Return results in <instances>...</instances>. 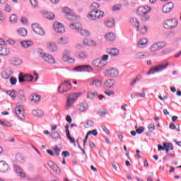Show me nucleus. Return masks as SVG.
<instances>
[{
  "label": "nucleus",
  "instance_id": "f257e3e1",
  "mask_svg": "<svg viewBox=\"0 0 181 181\" xmlns=\"http://www.w3.org/2000/svg\"><path fill=\"white\" fill-rule=\"evenodd\" d=\"M151 11H152V8L150 6H144L139 7L137 9V13L141 16V19L143 22H146V21H149V18H151L148 14Z\"/></svg>",
  "mask_w": 181,
  "mask_h": 181
},
{
  "label": "nucleus",
  "instance_id": "f03ea898",
  "mask_svg": "<svg viewBox=\"0 0 181 181\" xmlns=\"http://www.w3.org/2000/svg\"><path fill=\"white\" fill-rule=\"evenodd\" d=\"M88 19L90 21H95V19H100V18H104V11H91L88 15Z\"/></svg>",
  "mask_w": 181,
  "mask_h": 181
},
{
  "label": "nucleus",
  "instance_id": "7ed1b4c3",
  "mask_svg": "<svg viewBox=\"0 0 181 181\" xmlns=\"http://www.w3.org/2000/svg\"><path fill=\"white\" fill-rule=\"evenodd\" d=\"M80 94L77 93L69 95L67 98L66 107L69 109L71 108V107H73V105H74V103H76V100H77Z\"/></svg>",
  "mask_w": 181,
  "mask_h": 181
},
{
  "label": "nucleus",
  "instance_id": "20e7f679",
  "mask_svg": "<svg viewBox=\"0 0 181 181\" xmlns=\"http://www.w3.org/2000/svg\"><path fill=\"white\" fill-rule=\"evenodd\" d=\"M168 66H169L168 62H167L165 64H160L154 68H151L148 71V74H155V73H159V71H163V70H165V69H166V67H168Z\"/></svg>",
  "mask_w": 181,
  "mask_h": 181
},
{
  "label": "nucleus",
  "instance_id": "39448f33",
  "mask_svg": "<svg viewBox=\"0 0 181 181\" xmlns=\"http://www.w3.org/2000/svg\"><path fill=\"white\" fill-rule=\"evenodd\" d=\"M71 88V83L69 81H64V83L61 84L58 88L59 93L63 94L64 93H67L69 90Z\"/></svg>",
  "mask_w": 181,
  "mask_h": 181
},
{
  "label": "nucleus",
  "instance_id": "423d86ee",
  "mask_svg": "<svg viewBox=\"0 0 181 181\" xmlns=\"http://www.w3.org/2000/svg\"><path fill=\"white\" fill-rule=\"evenodd\" d=\"M33 76L28 74H23V73H20L18 74V81L19 83H25V81H33Z\"/></svg>",
  "mask_w": 181,
  "mask_h": 181
},
{
  "label": "nucleus",
  "instance_id": "0eeeda50",
  "mask_svg": "<svg viewBox=\"0 0 181 181\" xmlns=\"http://www.w3.org/2000/svg\"><path fill=\"white\" fill-rule=\"evenodd\" d=\"M119 71L116 68H108L105 71V76L107 77H118Z\"/></svg>",
  "mask_w": 181,
  "mask_h": 181
},
{
  "label": "nucleus",
  "instance_id": "6e6552de",
  "mask_svg": "<svg viewBox=\"0 0 181 181\" xmlns=\"http://www.w3.org/2000/svg\"><path fill=\"white\" fill-rule=\"evenodd\" d=\"M166 46V42H158L153 44L151 47V52H158V50H160V49H163Z\"/></svg>",
  "mask_w": 181,
  "mask_h": 181
},
{
  "label": "nucleus",
  "instance_id": "1a4fd4ad",
  "mask_svg": "<svg viewBox=\"0 0 181 181\" xmlns=\"http://www.w3.org/2000/svg\"><path fill=\"white\" fill-rule=\"evenodd\" d=\"M74 70H75V71H87L90 73V71H93L94 69L90 65H81L74 68Z\"/></svg>",
  "mask_w": 181,
  "mask_h": 181
},
{
  "label": "nucleus",
  "instance_id": "9d476101",
  "mask_svg": "<svg viewBox=\"0 0 181 181\" xmlns=\"http://www.w3.org/2000/svg\"><path fill=\"white\" fill-rule=\"evenodd\" d=\"M177 26V21L176 20H168L164 23V28L165 29H173Z\"/></svg>",
  "mask_w": 181,
  "mask_h": 181
},
{
  "label": "nucleus",
  "instance_id": "9b49d317",
  "mask_svg": "<svg viewBox=\"0 0 181 181\" xmlns=\"http://www.w3.org/2000/svg\"><path fill=\"white\" fill-rule=\"evenodd\" d=\"M54 30L57 32V33H63L64 32V26H63V24L62 23H59L57 21H55L53 25Z\"/></svg>",
  "mask_w": 181,
  "mask_h": 181
},
{
  "label": "nucleus",
  "instance_id": "f8f14e48",
  "mask_svg": "<svg viewBox=\"0 0 181 181\" xmlns=\"http://www.w3.org/2000/svg\"><path fill=\"white\" fill-rule=\"evenodd\" d=\"M15 112L20 119H25V112L23 111V107H22V106L16 107L15 108Z\"/></svg>",
  "mask_w": 181,
  "mask_h": 181
},
{
  "label": "nucleus",
  "instance_id": "ddd939ff",
  "mask_svg": "<svg viewBox=\"0 0 181 181\" xmlns=\"http://www.w3.org/2000/svg\"><path fill=\"white\" fill-rule=\"evenodd\" d=\"M47 165L49 168H50V169H52V170L54 172V173H56L57 175H60V168H59V166H57L56 163H54L53 161H49Z\"/></svg>",
  "mask_w": 181,
  "mask_h": 181
},
{
  "label": "nucleus",
  "instance_id": "4468645a",
  "mask_svg": "<svg viewBox=\"0 0 181 181\" xmlns=\"http://www.w3.org/2000/svg\"><path fill=\"white\" fill-rule=\"evenodd\" d=\"M47 165L49 168H50V169H52V170L54 172V173H56L57 175H60V168H59V166H57L56 163H54L53 161H49Z\"/></svg>",
  "mask_w": 181,
  "mask_h": 181
},
{
  "label": "nucleus",
  "instance_id": "2eb2a0df",
  "mask_svg": "<svg viewBox=\"0 0 181 181\" xmlns=\"http://www.w3.org/2000/svg\"><path fill=\"white\" fill-rule=\"evenodd\" d=\"M62 12L66 15V18L69 21H71V19L74 18V13L67 7L64 8L62 9Z\"/></svg>",
  "mask_w": 181,
  "mask_h": 181
},
{
  "label": "nucleus",
  "instance_id": "dca6fc26",
  "mask_svg": "<svg viewBox=\"0 0 181 181\" xmlns=\"http://www.w3.org/2000/svg\"><path fill=\"white\" fill-rule=\"evenodd\" d=\"M92 64L94 67H104V66H107V62H103L100 59H96L92 62Z\"/></svg>",
  "mask_w": 181,
  "mask_h": 181
},
{
  "label": "nucleus",
  "instance_id": "f3484780",
  "mask_svg": "<svg viewBox=\"0 0 181 181\" xmlns=\"http://www.w3.org/2000/svg\"><path fill=\"white\" fill-rule=\"evenodd\" d=\"M173 2H168L167 4H165L163 6V12L164 13H169V12H170V11H172V9H173Z\"/></svg>",
  "mask_w": 181,
  "mask_h": 181
},
{
  "label": "nucleus",
  "instance_id": "a211bd4d",
  "mask_svg": "<svg viewBox=\"0 0 181 181\" xmlns=\"http://www.w3.org/2000/svg\"><path fill=\"white\" fill-rule=\"evenodd\" d=\"M16 97L19 101V103H25L26 98L25 97V92L22 90L18 91L16 94Z\"/></svg>",
  "mask_w": 181,
  "mask_h": 181
},
{
  "label": "nucleus",
  "instance_id": "6ab92c4d",
  "mask_svg": "<svg viewBox=\"0 0 181 181\" xmlns=\"http://www.w3.org/2000/svg\"><path fill=\"white\" fill-rule=\"evenodd\" d=\"M13 168L17 175H18L20 177H26V174H25L23 170L19 166H18V165H14Z\"/></svg>",
  "mask_w": 181,
  "mask_h": 181
},
{
  "label": "nucleus",
  "instance_id": "aec40b11",
  "mask_svg": "<svg viewBox=\"0 0 181 181\" xmlns=\"http://www.w3.org/2000/svg\"><path fill=\"white\" fill-rule=\"evenodd\" d=\"M89 86H95V87H101V81L98 80L97 78H91Z\"/></svg>",
  "mask_w": 181,
  "mask_h": 181
},
{
  "label": "nucleus",
  "instance_id": "412c9836",
  "mask_svg": "<svg viewBox=\"0 0 181 181\" xmlns=\"http://www.w3.org/2000/svg\"><path fill=\"white\" fill-rule=\"evenodd\" d=\"M9 169V165L5 161H0V172L4 173L5 172H8Z\"/></svg>",
  "mask_w": 181,
  "mask_h": 181
},
{
  "label": "nucleus",
  "instance_id": "4be33fe9",
  "mask_svg": "<svg viewBox=\"0 0 181 181\" xmlns=\"http://www.w3.org/2000/svg\"><path fill=\"white\" fill-rule=\"evenodd\" d=\"M104 84L106 88H112L115 86V81L114 79H107Z\"/></svg>",
  "mask_w": 181,
  "mask_h": 181
},
{
  "label": "nucleus",
  "instance_id": "5701e85b",
  "mask_svg": "<svg viewBox=\"0 0 181 181\" xmlns=\"http://www.w3.org/2000/svg\"><path fill=\"white\" fill-rule=\"evenodd\" d=\"M22 47L24 49H28V47H30V46H33V42L30 40H24L20 42Z\"/></svg>",
  "mask_w": 181,
  "mask_h": 181
},
{
  "label": "nucleus",
  "instance_id": "b1692460",
  "mask_svg": "<svg viewBox=\"0 0 181 181\" xmlns=\"http://www.w3.org/2000/svg\"><path fill=\"white\" fill-rule=\"evenodd\" d=\"M47 49L49 52H57V45H56L55 42H49L47 45Z\"/></svg>",
  "mask_w": 181,
  "mask_h": 181
},
{
  "label": "nucleus",
  "instance_id": "393cba45",
  "mask_svg": "<svg viewBox=\"0 0 181 181\" xmlns=\"http://www.w3.org/2000/svg\"><path fill=\"white\" fill-rule=\"evenodd\" d=\"M30 100L31 103H35L36 104V103H39V101H40V95H39L36 93L32 94L30 96Z\"/></svg>",
  "mask_w": 181,
  "mask_h": 181
},
{
  "label": "nucleus",
  "instance_id": "a878e982",
  "mask_svg": "<svg viewBox=\"0 0 181 181\" xmlns=\"http://www.w3.org/2000/svg\"><path fill=\"white\" fill-rule=\"evenodd\" d=\"M11 50L4 47H0V56H9Z\"/></svg>",
  "mask_w": 181,
  "mask_h": 181
},
{
  "label": "nucleus",
  "instance_id": "bb28decb",
  "mask_svg": "<svg viewBox=\"0 0 181 181\" xmlns=\"http://www.w3.org/2000/svg\"><path fill=\"white\" fill-rule=\"evenodd\" d=\"M50 136L52 139L55 141L62 139V135L58 132H52L50 134Z\"/></svg>",
  "mask_w": 181,
  "mask_h": 181
},
{
  "label": "nucleus",
  "instance_id": "cd10ccee",
  "mask_svg": "<svg viewBox=\"0 0 181 181\" xmlns=\"http://www.w3.org/2000/svg\"><path fill=\"white\" fill-rule=\"evenodd\" d=\"M17 33L19 36L25 37L28 35V30L25 28H20L17 30Z\"/></svg>",
  "mask_w": 181,
  "mask_h": 181
},
{
  "label": "nucleus",
  "instance_id": "c85d7f7f",
  "mask_svg": "<svg viewBox=\"0 0 181 181\" xmlns=\"http://www.w3.org/2000/svg\"><path fill=\"white\" fill-rule=\"evenodd\" d=\"M107 52L109 54H112V56H118V54L119 53V50H118V49H116V48H111V49H108L107 50Z\"/></svg>",
  "mask_w": 181,
  "mask_h": 181
},
{
  "label": "nucleus",
  "instance_id": "c756f323",
  "mask_svg": "<svg viewBox=\"0 0 181 181\" xmlns=\"http://www.w3.org/2000/svg\"><path fill=\"white\" fill-rule=\"evenodd\" d=\"M78 57L81 60H85V59H87L88 57V54L86 51H81L78 53Z\"/></svg>",
  "mask_w": 181,
  "mask_h": 181
},
{
  "label": "nucleus",
  "instance_id": "7c9ffc66",
  "mask_svg": "<svg viewBox=\"0 0 181 181\" xmlns=\"http://www.w3.org/2000/svg\"><path fill=\"white\" fill-rule=\"evenodd\" d=\"M37 53L40 59L46 62V52H43V49H38Z\"/></svg>",
  "mask_w": 181,
  "mask_h": 181
},
{
  "label": "nucleus",
  "instance_id": "2f4dec72",
  "mask_svg": "<svg viewBox=\"0 0 181 181\" xmlns=\"http://www.w3.org/2000/svg\"><path fill=\"white\" fill-rule=\"evenodd\" d=\"M69 28L71 29L78 30H78L81 29V24L79 23H71V24L69 25Z\"/></svg>",
  "mask_w": 181,
  "mask_h": 181
},
{
  "label": "nucleus",
  "instance_id": "473e14b6",
  "mask_svg": "<svg viewBox=\"0 0 181 181\" xmlns=\"http://www.w3.org/2000/svg\"><path fill=\"white\" fill-rule=\"evenodd\" d=\"M32 114L34 117H43V115H45L43 111L40 110H34L32 111Z\"/></svg>",
  "mask_w": 181,
  "mask_h": 181
},
{
  "label": "nucleus",
  "instance_id": "72a5a7b5",
  "mask_svg": "<svg viewBox=\"0 0 181 181\" xmlns=\"http://www.w3.org/2000/svg\"><path fill=\"white\" fill-rule=\"evenodd\" d=\"M11 64H13V66H21V64H22V59H21V58H13L11 59Z\"/></svg>",
  "mask_w": 181,
  "mask_h": 181
},
{
  "label": "nucleus",
  "instance_id": "f704fd0d",
  "mask_svg": "<svg viewBox=\"0 0 181 181\" xmlns=\"http://www.w3.org/2000/svg\"><path fill=\"white\" fill-rule=\"evenodd\" d=\"M83 43L86 46H95L96 43L94 42V40L91 39H85L83 40Z\"/></svg>",
  "mask_w": 181,
  "mask_h": 181
},
{
  "label": "nucleus",
  "instance_id": "c9c22d12",
  "mask_svg": "<svg viewBox=\"0 0 181 181\" xmlns=\"http://www.w3.org/2000/svg\"><path fill=\"white\" fill-rule=\"evenodd\" d=\"M106 40H115V35L114 33H109L105 35Z\"/></svg>",
  "mask_w": 181,
  "mask_h": 181
},
{
  "label": "nucleus",
  "instance_id": "e433bc0d",
  "mask_svg": "<svg viewBox=\"0 0 181 181\" xmlns=\"http://www.w3.org/2000/svg\"><path fill=\"white\" fill-rule=\"evenodd\" d=\"M78 32L81 36H90V31L83 29L82 27H81V29H79Z\"/></svg>",
  "mask_w": 181,
  "mask_h": 181
},
{
  "label": "nucleus",
  "instance_id": "4c0bfd02",
  "mask_svg": "<svg viewBox=\"0 0 181 181\" xmlns=\"http://www.w3.org/2000/svg\"><path fill=\"white\" fill-rule=\"evenodd\" d=\"M46 59V62H47V63H50L51 64H54V63H56V60H54L53 56L50 54H47Z\"/></svg>",
  "mask_w": 181,
  "mask_h": 181
},
{
  "label": "nucleus",
  "instance_id": "58836bf2",
  "mask_svg": "<svg viewBox=\"0 0 181 181\" xmlns=\"http://www.w3.org/2000/svg\"><path fill=\"white\" fill-rule=\"evenodd\" d=\"M59 45H66V43H69V38L67 37H62L59 41Z\"/></svg>",
  "mask_w": 181,
  "mask_h": 181
},
{
  "label": "nucleus",
  "instance_id": "ea45409f",
  "mask_svg": "<svg viewBox=\"0 0 181 181\" xmlns=\"http://www.w3.org/2000/svg\"><path fill=\"white\" fill-rule=\"evenodd\" d=\"M6 94H8V95H10L13 100H15V98H16V95H15V93H16V91L15 90H6Z\"/></svg>",
  "mask_w": 181,
  "mask_h": 181
},
{
  "label": "nucleus",
  "instance_id": "a19ab883",
  "mask_svg": "<svg viewBox=\"0 0 181 181\" xmlns=\"http://www.w3.org/2000/svg\"><path fill=\"white\" fill-rule=\"evenodd\" d=\"M16 159L19 163H24L25 162V158L20 153L16 156Z\"/></svg>",
  "mask_w": 181,
  "mask_h": 181
},
{
  "label": "nucleus",
  "instance_id": "79ce46f5",
  "mask_svg": "<svg viewBox=\"0 0 181 181\" xmlns=\"http://www.w3.org/2000/svg\"><path fill=\"white\" fill-rule=\"evenodd\" d=\"M79 110L82 112H84V111H86V110H88V105H87L86 103H81Z\"/></svg>",
  "mask_w": 181,
  "mask_h": 181
},
{
  "label": "nucleus",
  "instance_id": "37998d69",
  "mask_svg": "<svg viewBox=\"0 0 181 181\" xmlns=\"http://www.w3.org/2000/svg\"><path fill=\"white\" fill-rule=\"evenodd\" d=\"M106 26H107V28H112V26H114V25H115V21L114 20H107L106 22H105Z\"/></svg>",
  "mask_w": 181,
  "mask_h": 181
},
{
  "label": "nucleus",
  "instance_id": "c03bdc74",
  "mask_svg": "<svg viewBox=\"0 0 181 181\" xmlns=\"http://www.w3.org/2000/svg\"><path fill=\"white\" fill-rule=\"evenodd\" d=\"M146 43H148V39L146 38H144L142 40H141L139 42H138V47H142V46H145V45H146Z\"/></svg>",
  "mask_w": 181,
  "mask_h": 181
},
{
  "label": "nucleus",
  "instance_id": "a18cd8bd",
  "mask_svg": "<svg viewBox=\"0 0 181 181\" xmlns=\"http://www.w3.org/2000/svg\"><path fill=\"white\" fill-rule=\"evenodd\" d=\"M91 127H94V121L93 120H87L86 122L85 128H91Z\"/></svg>",
  "mask_w": 181,
  "mask_h": 181
},
{
  "label": "nucleus",
  "instance_id": "49530a36",
  "mask_svg": "<svg viewBox=\"0 0 181 181\" xmlns=\"http://www.w3.org/2000/svg\"><path fill=\"white\" fill-rule=\"evenodd\" d=\"M9 21L11 23H16L18 22V16L15 14H12L9 18Z\"/></svg>",
  "mask_w": 181,
  "mask_h": 181
},
{
  "label": "nucleus",
  "instance_id": "de8ad7c7",
  "mask_svg": "<svg viewBox=\"0 0 181 181\" xmlns=\"http://www.w3.org/2000/svg\"><path fill=\"white\" fill-rule=\"evenodd\" d=\"M35 33L40 35V36H45V30H43V28L40 27Z\"/></svg>",
  "mask_w": 181,
  "mask_h": 181
},
{
  "label": "nucleus",
  "instance_id": "09e8293b",
  "mask_svg": "<svg viewBox=\"0 0 181 181\" xmlns=\"http://www.w3.org/2000/svg\"><path fill=\"white\" fill-rule=\"evenodd\" d=\"M46 15H47L46 16L47 19H49V21H53V19H54L55 18L54 13H53L47 12Z\"/></svg>",
  "mask_w": 181,
  "mask_h": 181
},
{
  "label": "nucleus",
  "instance_id": "8fccbe9b",
  "mask_svg": "<svg viewBox=\"0 0 181 181\" xmlns=\"http://www.w3.org/2000/svg\"><path fill=\"white\" fill-rule=\"evenodd\" d=\"M68 139L70 141L71 144H74V146H76V140L74 138L70 136V132H68V134H66Z\"/></svg>",
  "mask_w": 181,
  "mask_h": 181
},
{
  "label": "nucleus",
  "instance_id": "3c124183",
  "mask_svg": "<svg viewBox=\"0 0 181 181\" xmlns=\"http://www.w3.org/2000/svg\"><path fill=\"white\" fill-rule=\"evenodd\" d=\"M98 95L97 92H89L87 95V98H90V100H93L94 97H95Z\"/></svg>",
  "mask_w": 181,
  "mask_h": 181
},
{
  "label": "nucleus",
  "instance_id": "603ef678",
  "mask_svg": "<svg viewBox=\"0 0 181 181\" xmlns=\"http://www.w3.org/2000/svg\"><path fill=\"white\" fill-rule=\"evenodd\" d=\"M39 28H41L40 25H39L36 23L32 24V29H33V32L35 33L39 29Z\"/></svg>",
  "mask_w": 181,
  "mask_h": 181
},
{
  "label": "nucleus",
  "instance_id": "864d4df0",
  "mask_svg": "<svg viewBox=\"0 0 181 181\" xmlns=\"http://www.w3.org/2000/svg\"><path fill=\"white\" fill-rule=\"evenodd\" d=\"M16 83H18V80L16 79V78H15L14 76L10 78V83L11 84V86H15Z\"/></svg>",
  "mask_w": 181,
  "mask_h": 181
},
{
  "label": "nucleus",
  "instance_id": "5fc2aeb1",
  "mask_svg": "<svg viewBox=\"0 0 181 181\" xmlns=\"http://www.w3.org/2000/svg\"><path fill=\"white\" fill-rule=\"evenodd\" d=\"M30 4H31L33 8H37V0H30Z\"/></svg>",
  "mask_w": 181,
  "mask_h": 181
},
{
  "label": "nucleus",
  "instance_id": "6e6d98bb",
  "mask_svg": "<svg viewBox=\"0 0 181 181\" xmlns=\"http://www.w3.org/2000/svg\"><path fill=\"white\" fill-rule=\"evenodd\" d=\"M141 75L137 76L130 83V86H134V84H135V83H136V81H139V80H141Z\"/></svg>",
  "mask_w": 181,
  "mask_h": 181
},
{
  "label": "nucleus",
  "instance_id": "4d7b16f0",
  "mask_svg": "<svg viewBox=\"0 0 181 181\" xmlns=\"http://www.w3.org/2000/svg\"><path fill=\"white\" fill-rule=\"evenodd\" d=\"M64 62H68V63H74V59L71 58L69 56H66L65 59H63Z\"/></svg>",
  "mask_w": 181,
  "mask_h": 181
},
{
  "label": "nucleus",
  "instance_id": "13d9d810",
  "mask_svg": "<svg viewBox=\"0 0 181 181\" xmlns=\"http://www.w3.org/2000/svg\"><path fill=\"white\" fill-rule=\"evenodd\" d=\"M1 77H2V78H4L5 80H6V79L9 78L10 75L6 71H3L1 73Z\"/></svg>",
  "mask_w": 181,
  "mask_h": 181
},
{
  "label": "nucleus",
  "instance_id": "bf43d9fd",
  "mask_svg": "<svg viewBox=\"0 0 181 181\" xmlns=\"http://www.w3.org/2000/svg\"><path fill=\"white\" fill-rule=\"evenodd\" d=\"M91 134L93 135V136H97V135H98V132H97V129H93L88 132V135H91Z\"/></svg>",
  "mask_w": 181,
  "mask_h": 181
},
{
  "label": "nucleus",
  "instance_id": "052dcab7",
  "mask_svg": "<svg viewBox=\"0 0 181 181\" xmlns=\"http://www.w3.org/2000/svg\"><path fill=\"white\" fill-rule=\"evenodd\" d=\"M71 52L69 49H66L64 51V54L63 55V59H66L67 57V56L69 57H70V54H71Z\"/></svg>",
  "mask_w": 181,
  "mask_h": 181
},
{
  "label": "nucleus",
  "instance_id": "680f3d73",
  "mask_svg": "<svg viewBox=\"0 0 181 181\" xmlns=\"http://www.w3.org/2000/svg\"><path fill=\"white\" fill-rule=\"evenodd\" d=\"M90 8L91 9H98V8H100V4H98V3H93L90 5Z\"/></svg>",
  "mask_w": 181,
  "mask_h": 181
},
{
  "label": "nucleus",
  "instance_id": "e2e57ef3",
  "mask_svg": "<svg viewBox=\"0 0 181 181\" xmlns=\"http://www.w3.org/2000/svg\"><path fill=\"white\" fill-rule=\"evenodd\" d=\"M145 131V127H140L139 129H136V134H142Z\"/></svg>",
  "mask_w": 181,
  "mask_h": 181
},
{
  "label": "nucleus",
  "instance_id": "0e129e2a",
  "mask_svg": "<svg viewBox=\"0 0 181 181\" xmlns=\"http://www.w3.org/2000/svg\"><path fill=\"white\" fill-rule=\"evenodd\" d=\"M148 32V27L147 26H144L143 28H141V33H142V35H145V33H146Z\"/></svg>",
  "mask_w": 181,
  "mask_h": 181
},
{
  "label": "nucleus",
  "instance_id": "69168bd1",
  "mask_svg": "<svg viewBox=\"0 0 181 181\" xmlns=\"http://www.w3.org/2000/svg\"><path fill=\"white\" fill-rule=\"evenodd\" d=\"M54 151H55L57 156H59V155H60V152L62 151V150H60L58 146H55L54 148Z\"/></svg>",
  "mask_w": 181,
  "mask_h": 181
},
{
  "label": "nucleus",
  "instance_id": "338daca9",
  "mask_svg": "<svg viewBox=\"0 0 181 181\" xmlns=\"http://www.w3.org/2000/svg\"><path fill=\"white\" fill-rule=\"evenodd\" d=\"M4 11H5V12H11V11H12V7H11V6L6 4L4 6Z\"/></svg>",
  "mask_w": 181,
  "mask_h": 181
},
{
  "label": "nucleus",
  "instance_id": "774afa93",
  "mask_svg": "<svg viewBox=\"0 0 181 181\" xmlns=\"http://www.w3.org/2000/svg\"><path fill=\"white\" fill-rule=\"evenodd\" d=\"M148 128L150 130V132H152L153 131H155V124H151L148 125Z\"/></svg>",
  "mask_w": 181,
  "mask_h": 181
}]
</instances>
